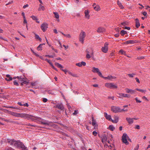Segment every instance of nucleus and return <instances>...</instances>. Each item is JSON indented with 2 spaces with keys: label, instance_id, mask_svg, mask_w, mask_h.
Masks as SVG:
<instances>
[{
  "label": "nucleus",
  "instance_id": "nucleus-46",
  "mask_svg": "<svg viewBox=\"0 0 150 150\" xmlns=\"http://www.w3.org/2000/svg\"><path fill=\"white\" fill-rule=\"evenodd\" d=\"M118 4L119 6L122 9L124 8V7L122 5L121 3H118Z\"/></svg>",
  "mask_w": 150,
  "mask_h": 150
},
{
  "label": "nucleus",
  "instance_id": "nucleus-34",
  "mask_svg": "<svg viewBox=\"0 0 150 150\" xmlns=\"http://www.w3.org/2000/svg\"><path fill=\"white\" fill-rule=\"evenodd\" d=\"M35 39H38L40 41H41V39L38 35L36 34H35Z\"/></svg>",
  "mask_w": 150,
  "mask_h": 150
},
{
  "label": "nucleus",
  "instance_id": "nucleus-64",
  "mask_svg": "<svg viewBox=\"0 0 150 150\" xmlns=\"http://www.w3.org/2000/svg\"><path fill=\"white\" fill-rule=\"evenodd\" d=\"M23 24H26L27 23V21L26 19H23Z\"/></svg>",
  "mask_w": 150,
  "mask_h": 150
},
{
  "label": "nucleus",
  "instance_id": "nucleus-40",
  "mask_svg": "<svg viewBox=\"0 0 150 150\" xmlns=\"http://www.w3.org/2000/svg\"><path fill=\"white\" fill-rule=\"evenodd\" d=\"M144 58V57L143 56H139L138 57L137 59L139 60H141V59H142Z\"/></svg>",
  "mask_w": 150,
  "mask_h": 150
},
{
  "label": "nucleus",
  "instance_id": "nucleus-20",
  "mask_svg": "<svg viewBox=\"0 0 150 150\" xmlns=\"http://www.w3.org/2000/svg\"><path fill=\"white\" fill-rule=\"evenodd\" d=\"M53 14H54L55 17L57 19V21L59 22V15L57 12H53Z\"/></svg>",
  "mask_w": 150,
  "mask_h": 150
},
{
  "label": "nucleus",
  "instance_id": "nucleus-42",
  "mask_svg": "<svg viewBox=\"0 0 150 150\" xmlns=\"http://www.w3.org/2000/svg\"><path fill=\"white\" fill-rule=\"evenodd\" d=\"M135 74H128L127 75L129 76L130 77H134V75H135Z\"/></svg>",
  "mask_w": 150,
  "mask_h": 150
},
{
  "label": "nucleus",
  "instance_id": "nucleus-5",
  "mask_svg": "<svg viewBox=\"0 0 150 150\" xmlns=\"http://www.w3.org/2000/svg\"><path fill=\"white\" fill-rule=\"evenodd\" d=\"M105 86L108 88H117V86L112 83H106L105 84Z\"/></svg>",
  "mask_w": 150,
  "mask_h": 150
},
{
  "label": "nucleus",
  "instance_id": "nucleus-63",
  "mask_svg": "<svg viewBox=\"0 0 150 150\" xmlns=\"http://www.w3.org/2000/svg\"><path fill=\"white\" fill-rule=\"evenodd\" d=\"M135 79L136 80L137 82L139 83H140V81L139 79L137 77L135 78Z\"/></svg>",
  "mask_w": 150,
  "mask_h": 150
},
{
  "label": "nucleus",
  "instance_id": "nucleus-53",
  "mask_svg": "<svg viewBox=\"0 0 150 150\" xmlns=\"http://www.w3.org/2000/svg\"><path fill=\"white\" fill-rule=\"evenodd\" d=\"M136 101L137 103H140L141 102V101L139 100L137 98H135Z\"/></svg>",
  "mask_w": 150,
  "mask_h": 150
},
{
  "label": "nucleus",
  "instance_id": "nucleus-31",
  "mask_svg": "<svg viewBox=\"0 0 150 150\" xmlns=\"http://www.w3.org/2000/svg\"><path fill=\"white\" fill-rule=\"evenodd\" d=\"M127 32L126 31L122 30L120 31V34L122 36H123L124 35L126 34Z\"/></svg>",
  "mask_w": 150,
  "mask_h": 150
},
{
  "label": "nucleus",
  "instance_id": "nucleus-59",
  "mask_svg": "<svg viewBox=\"0 0 150 150\" xmlns=\"http://www.w3.org/2000/svg\"><path fill=\"white\" fill-rule=\"evenodd\" d=\"M125 29H127L128 30H129L130 29V28L129 27H127V26H125Z\"/></svg>",
  "mask_w": 150,
  "mask_h": 150
},
{
  "label": "nucleus",
  "instance_id": "nucleus-21",
  "mask_svg": "<svg viewBox=\"0 0 150 150\" xmlns=\"http://www.w3.org/2000/svg\"><path fill=\"white\" fill-rule=\"evenodd\" d=\"M92 120V125L93 126H94L96 125V120H95L94 119V117L93 115H92L91 117Z\"/></svg>",
  "mask_w": 150,
  "mask_h": 150
},
{
  "label": "nucleus",
  "instance_id": "nucleus-8",
  "mask_svg": "<svg viewBox=\"0 0 150 150\" xmlns=\"http://www.w3.org/2000/svg\"><path fill=\"white\" fill-rule=\"evenodd\" d=\"M108 44L106 42L104 44V46L102 47L101 49L102 52L105 53H106L108 51Z\"/></svg>",
  "mask_w": 150,
  "mask_h": 150
},
{
  "label": "nucleus",
  "instance_id": "nucleus-41",
  "mask_svg": "<svg viewBox=\"0 0 150 150\" xmlns=\"http://www.w3.org/2000/svg\"><path fill=\"white\" fill-rule=\"evenodd\" d=\"M69 74H70L71 75L75 77H77V75H76V74H73V73H71V72H69Z\"/></svg>",
  "mask_w": 150,
  "mask_h": 150
},
{
  "label": "nucleus",
  "instance_id": "nucleus-15",
  "mask_svg": "<svg viewBox=\"0 0 150 150\" xmlns=\"http://www.w3.org/2000/svg\"><path fill=\"white\" fill-rule=\"evenodd\" d=\"M41 124L44 125H50V122H49L48 121H47L45 120H43L40 122Z\"/></svg>",
  "mask_w": 150,
  "mask_h": 150
},
{
  "label": "nucleus",
  "instance_id": "nucleus-18",
  "mask_svg": "<svg viewBox=\"0 0 150 150\" xmlns=\"http://www.w3.org/2000/svg\"><path fill=\"white\" fill-rule=\"evenodd\" d=\"M6 78H5V79L7 81H10L12 80L13 78L11 77L10 75L9 74H7L6 75Z\"/></svg>",
  "mask_w": 150,
  "mask_h": 150
},
{
  "label": "nucleus",
  "instance_id": "nucleus-47",
  "mask_svg": "<svg viewBox=\"0 0 150 150\" xmlns=\"http://www.w3.org/2000/svg\"><path fill=\"white\" fill-rule=\"evenodd\" d=\"M0 119L2 120H3L4 121H5L6 122H10V121H9L8 120H7V119H5L4 118H1V117H0Z\"/></svg>",
  "mask_w": 150,
  "mask_h": 150
},
{
  "label": "nucleus",
  "instance_id": "nucleus-62",
  "mask_svg": "<svg viewBox=\"0 0 150 150\" xmlns=\"http://www.w3.org/2000/svg\"><path fill=\"white\" fill-rule=\"evenodd\" d=\"M126 25V23L125 22H123L121 24V27H122V26H125Z\"/></svg>",
  "mask_w": 150,
  "mask_h": 150
},
{
  "label": "nucleus",
  "instance_id": "nucleus-6",
  "mask_svg": "<svg viewBox=\"0 0 150 150\" xmlns=\"http://www.w3.org/2000/svg\"><path fill=\"white\" fill-rule=\"evenodd\" d=\"M111 110L114 113H118L120 112V108L118 107L112 106L111 107Z\"/></svg>",
  "mask_w": 150,
  "mask_h": 150
},
{
  "label": "nucleus",
  "instance_id": "nucleus-22",
  "mask_svg": "<svg viewBox=\"0 0 150 150\" xmlns=\"http://www.w3.org/2000/svg\"><path fill=\"white\" fill-rule=\"evenodd\" d=\"M19 113L14 112H12L11 113V115H12L17 117H19Z\"/></svg>",
  "mask_w": 150,
  "mask_h": 150
},
{
  "label": "nucleus",
  "instance_id": "nucleus-25",
  "mask_svg": "<svg viewBox=\"0 0 150 150\" xmlns=\"http://www.w3.org/2000/svg\"><path fill=\"white\" fill-rule=\"evenodd\" d=\"M55 64L56 66L58 68L60 69H62L63 68V67L61 64H59L58 63L55 62Z\"/></svg>",
  "mask_w": 150,
  "mask_h": 150
},
{
  "label": "nucleus",
  "instance_id": "nucleus-45",
  "mask_svg": "<svg viewBox=\"0 0 150 150\" xmlns=\"http://www.w3.org/2000/svg\"><path fill=\"white\" fill-rule=\"evenodd\" d=\"M13 83H14V84L15 85H16V86H19V84L15 80V81H14L13 82Z\"/></svg>",
  "mask_w": 150,
  "mask_h": 150
},
{
  "label": "nucleus",
  "instance_id": "nucleus-7",
  "mask_svg": "<svg viewBox=\"0 0 150 150\" xmlns=\"http://www.w3.org/2000/svg\"><path fill=\"white\" fill-rule=\"evenodd\" d=\"M92 71L93 73H97L98 74V75L101 77H103V75L101 73V72L99 71V69L98 68H96L95 67H93L92 68Z\"/></svg>",
  "mask_w": 150,
  "mask_h": 150
},
{
  "label": "nucleus",
  "instance_id": "nucleus-54",
  "mask_svg": "<svg viewBox=\"0 0 150 150\" xmlns=\"http://www.w3.org/2000/svg\"><path fill=\"white\" fill-rule=\"evenodd\" d=\"M135 129H140V126L139 125H136L135 127Z\"/></svg>",
  "mask_w": 150,
  "mask_h": 150
},
{
  "label": "nucleus",
  "instance_id": "nucleus-3",
  "mask_svg": "<svg viewBox=\"0 0 150 150\" xmlns=\"http://www.w3.org/2000/svg\"><path fill=\"white\" fill-rule=\"evenodd\" d=\"M127 140L131 142V140L129 138L127 134L126 133H124L122 136V140L123 142L127 145L129 144V142H127Z\"/></svg>",
  "mask_w": 150,
  "mask_h": 150
},
{
  "label": "nucleus",
  "instance_id": "nucleus-4",
  "mask_svg": "<svg viewBox=\"0 0 150 150\" xmlns=\"http://www.w3.org/2000/svg\"><path fill=\"white\" fill-rule=\"evenodd\" d=\"M86 36V33L83 30H81L79 34V40L82 44H83L85 38Z\"/></svg>",
  "mask_w": 150,
  "mask_h": 150
},
{
  "label": "nucleus",
  "instance_id": "nucleus-55",
  "mask_svg": "<svg viewBox=\"0 0 150 150\" xmlns=\"http://www.w3.org/2000/svg\"><path fill=\"white\" fill-rule=\"evenodd\" d=\"M17 78H18V79H19V80L22 81V79L23 77H21H21L18 76L17 77Z\"/></svg>",
  "mask_w": 150,
  "mask_h": 150
},
{
  "label": "nucleus",
  "instance_id": "nucleus-37",
  "mask_svg": "<svg viewBox=\"0 0 150 150\" xmlns=\"http://www.w3.org/2000/svg\"><path fill=\"white\" fill-rule=\"evenodd\" d=\"M108 79L109 80H112V79H115L116 78V77L115 76H108Z\"/></svg>",
  "mask_w": 150,
  "mask_h": 150
},
{
  "label": "nucleus",
  "instance_id": "nucleus-1",
  "mask_svg": "<svg viewBox=\"0 0 150 150\" xmlns=\"http://www.w3.org/2000/svg\"><path fill=\"white\" fill-rule=\"evenodd\" d=\"M8 142L11 145H13L14 146L17 148H20L23 149L25 146L20 141H16L14 139L8 140Z\"/></svg>",
  "mask_w": 150,
  "mask_h": 150
},
{
  "label": "nucleus",
  "instance_id": "nucleus-48",
  "mask_svg": "<svg viewBox=\"0 0 150 150\" xmlns=\"http://www.w3.org/2000/svg\"><path fill=\"white\" fill-rule=\"evenodd\" d=\"M45 57H48L49 58H52L54 57L52 55H45Z\"/></svg>",
  "mask_w": 150,
  "mask_h": 150
},
{
  "label": "nucleus",
  "instance_id": "nucleus-13",
  "mask_svg": "<svg viewBox=\"0 0 150 150\" xmlns=\"http://www.w3.org/2000/svg\"><path fill=\"white\" fill-rule=\"evenodd\" d=\"M86 63L85 62H81L77 63L76 64V65L79 67H81L82 65L85 66L86 65Z\"/></svg>",
  "mask_w": 150,
  "mask_h": 150
},
{
  "label": "nucleus",
  "instance_id": "nucleus-14",
  "mask_svg": "<svg viewBox=\"0 0 150 150\" xmlns=\"http://www.w3.org/2000/svg\"><path fill=\"white\" fill-rule=\"evenodd\" d=\"M126 120L128 122L129 124H132L134 122V119L129 117H127Z\"/></svg>",
  "mask_w": 150,
  "mask_h": 150
},
{
  "label": "nucleus",
  "instance_id": "nucleus-52",
  "mask_svg": "<svg viewBox=\"0 0 150 150\" xmlns=\"http://www.w3.org/2000/svg\"><path fill=\"white\" fill-rule=\"evenodd\" d=\"M48 100L47 99L45 98H43L42 101L44 103L46 102Z\"/></svg>",
  "mask_w": 150,
  "mask_h": 150
},
{
  "label": "nucleus",
  "instance_id": "nucleus-49",
  "mask_svg": "<svg viewBox=\"0 0 150 150\" xmlns=\"http://www.w3.org/2000/svg\"><path fill=\"white\" fill-rule=\"evenodd\" d=\"M78 111L75 110L74 111V112H73V113L72 114L73 115H77L78 114Z\"/></svg>",
  "mask_w": 150,
  "mask_h": 150
},
{
  "label": "nucleus",
  "instance_id": "nucleus-28",
  "mask_svg": "<svg viewBox=\"0 0 150 150\" xmlns=\"http://www.w3.org/2000/svg\"><path fill=\"white\" fill-rule=\"evenodd\" d=\"M93 8L94 10L96 11H98L100 10V6L98 5H96L95 7H94Z\"/></svg>",
  "mask_w": 150,
  "mask_h": 150
},
{
  "label": "nucleus",
  "instance_id": "nucleus-43",
  "mask_svg": "<svg viewBox=\"0 0 150 150\" xmlns=\"http://www.w3.org/2000/svg\"><path fill=\"white\" fill-rule=\"evenodd\" d=\"M47 92L49 94H54V92L52 90L48 91Z\"/></svg>",
  "mask_w": 150,
  "mask_h": 150
},
{
  "label": "nucleus",
  "instance_id": "nucleus-27",
  "mask_svg": "<svg viewBox=\"0 0 150 150\" xmlns=\"http://www.w3.org/2000/svg\"><path fill=\"white\" fill-rule=\"evenodd\" d=\"M84 13L86 17L88 19L89 18L90 16L89 14V13L88 11L87 10H85Z\"/></svg>",
  "mask_w": 150,
  "mask_h": 150
},
{
  "label": "nucleus",
  "instance_id": "nucleus-11",
  "mask_svg": "<svg viewBox=\"0 0 150 150\" xmlns=\"http://www.w3.org/2000/svg\"><path fill=\"white\" fill-rule=\"evenodd\" d=\"M105 29L104 28L101 27H99L98 28L97 31V32L99 33H103L105 32Z\"/></svg>",
  "mask_w": 150,
  "mask_h": 150
},
{
  "label": "nucleus",
  "instance_id": "nucleus-19",
  "mask_svg": "<svg viewBox=\"0 0 150 150\" xmlns=\"http://www.w3.org/2000/svg\"><path fill=\"white\" fill-rule=\"evenodd\" d=\"M118 121V117L117 116H114V120H112V122L114 123H116Z\"/></svg>",
  "mask_w": 150,
  "mask_h": 150
},
{
  "label": "nucleus",
  "instance_id": "nucleus-44",
  "mask_svg": "<svg viewBox=\"0 0 150 150\" xmlns=\"http://www.w3.org/2000/svg\"><path fill=\"white\" fill-rule=\"evenodd\" d=\"M107 140V138L105 137L104 136L102 139V142L103 143L104 141H106Z\"/></svg>",
  "mask_w": 150,
  "mask_h": 150
},
{
  "label": "nucleus",
  "instance_id": "nucleus-32",
  "mask_svg": "<svg viewBox=\"0 0 150 150\" xmlns=\"http://www.w3.org/2000/svg\"><path fill=\"white\" fill-rule=\"evenodd\" d=\"M28 80H26V81H23L21 83V86H23V84H27L28 83Z\"/></svg>",
  "mask_w": 150,
  "mask_h": 150
},
{
  "label": "nucleus",
  "instance_id": "nucleus-26",
  "mask_svg": "<svg viewBox=\"0 0 150 150\" xmlns=\"http://www.w3.org/2000/svg\"><path fill=\"white\" fill-rule=\"evenodd\" d=\"M45 9L44 7L43 6H42L41 4H39V7L38 8V10L39 11H40L41 10L44 11Z\"/></svg>",
  "mask_w": 150,
  "mask_h": 150
},
{
  "label": "nucleus",
  "instance_id": "nucleus-16",
  "mask_svg": "<svg viewBox=\"0 0 150 150\" xmlns=\"http://www.w3.org/2000/svg\"><path fill=\"white\" fill-rule=\"evenodd\" d=\"M125 90H126V92L128 93H130L132 94H133L135 93V91L134 90L128 88H126Z\"/></svg>",
  "mask_w": 150,
  "mask_h": 150
},
{
  "label": "nucleus",
  "instance_id": "nucleus-50",
  "mask_svg": "<svg viewBox=\"0 0 150 150\" xmlns=\"http://www.w3.org/2000/svg\"><path fill=\"white\" fill-rule=\"evenodd\" d=\"M120 112H124V111H127L128 110L127 109H121L120 108Z\"/></svg>",
  "mask_w": 150,
  "mask_h": 150
},
{
  "label": "nucleus",
  "instance_id": "nucleus-36",
  "mask_svg": "<svg viewBox=\"0 0 150 150\" xmlns=\"http://www.w3.org/2000/svg\"><path fill=\"white\" fill-rule=\"evenodd\" d=\"M136 90L142 93H145L146 92V90L141 89L138 88H136Z\"/></svg>",
  "mask_w": 150,
  "mask_h": 150
},
{
  "label": "nucleus",
  "instance_id": "nucleus-38",
  "mask_svg": "<svg viewBox=\"0 0 150 150\" xmlns=\"http://www.w3.org/2000/svg\"><path fill=\"white\" fill-rule=\"evenodd\" d=\"M30 17L31 18L33 19L34 20H38L37 17L35 16H30Z\"/></svg>",
  "mask_w": 150,
  "mask_h": 150
},
{
  "label": "nucleus",
  "instance_id": "nucleus-24",
  "mask_svg": "<svg viewBox=\"0 0 150 150\" xmlns=\"http://www.w3.org/2000/svg\"><path fill=\"white\" fill-rule=\"evenodd\" d=\"M45 45V43L40 44L37 47V50H42V45Z\"/></svg>",
  "mask_w": 150,
  "mask_h": 150
},
{
  "label": "nucleus",
  "instance_id": "nucleus-56",
  "mask_svg": "<svg viewBox=\"0 0 150 150\" xmlns=\"http://www.w3.org/2000/svg\"><path fill=\"white\" fill-rule=\"evenodd\" d=\"M22 15L23 16V19H26L25 17V14L24 12H22Z\"/></svg>",
  "mask_w": 150,
  "mask_h": 150
},
{
  "label": "nucleus",
  "instance_id": "nucleus-29",
  "mask_svg": "<svg viewBox=\"0 0 150 150\" xmlns=\"http://www.w3.org/2000/svg\"><path fill=\"white\" fill-rule=\"evenodd\" d=\"M134 41L133 40H130L127 41L125 42V43L127 44H134Z\"/></svg>",
  "mask_w": 150,
  "mask_h": 150
},
{
  "label": "nucleus",
  "instance_id": "nucleus-57",
  "mask_svg": "<svg viewBox=\"0 0 150 150\" xmlns=\"http://www.w3.org/2000/svg\"><path fill=\"white\" fill-rule=\"evenodd\" d=\"M23 106H26L27 107H28L29 106V105L27 103H25V104H23Z\"/></svg>",
  "mask_w": 150,
  "mask_h": 150
},
{
  "label": "nucleus",
  "instance_id": "nucleus-10",
  "mask_svg": "<svg viewBox=\"0 0 150 150\" xmlns=\"http://www.w3.org/2000/svg\"><path fill=\"white\" fill-rule=\"evenodd\" d=\"M118 96H117L119 98H121L122 97H124L129 98L130 97V95L127 94H124L123 93H119Z\"/></svg>",
  "mask_w": 150,
  "mask_h": 150
},
{
  "label": "nucleus",
  "instance_id": "nucleus-39",
  "mask_svg": "<svg viewBox=\"0 0 150 150\" xmlns=\"http://www.w3.org/2000/svg\"><path fill=\"white\" fill-rule=\"evenodd\" d=\"M6 150H15L13 149L11 147H6L5 148Z\"/></svg>",
  "mask_w": 150,
  "mask_h": 150
},
{
  "label": "nucleus",
  "instance_id": "nucleus-51",
  "mask_svg": "<svg viewBox=\"0 0 150 150\" xmlns=\"http://www.w3.org/2000/svg\"><path fill=\"white\" fill-rule=\"evenodd\" d=\"M92 134L94 136H96L97 134V133L96 131H94L93 132Z\"/></svg>",
  "mask_w": 150,
  "mask_h": 150
},
{
  "label": "nucleus",
  "instance_id": "nucleus-23",
  "mask_svg": "<svg viewBox=\"0 0 150 150\" xmlns=\"http://www.w3.org/2000/svg\"><path fill=\"white\" fill-rule=\"evenodd\" d=\"M136 21V26L137 28H138L140 25V24L139 23V20L137 18H136L135 19Z\"/></svg>",
  "mask_w": 150,
  "mask_h": 150
},
{
  "label": "nucleus",
  "instance_id": "nucleus-61",
  "mask_svg": "<svg viewBox=\"0 0 150 150\" xmlns=\"http://www.w3.org/2000/svg\"><path fill=\"white\" fill-rule=\"evenodd\" d=\"M28 6H29V5H28V4H26V5H24L23 6V8H25L26 7H28Z\"/></svg>",
  "mask_w": 150,
  "mask_h": 150
},
{
  "label": "nucleus",
  "instance_id": "nucleus-58",
  "mask_svg": "<svg viewBox=\"0 0 150 150\" xmlns=\"http://www.w3.org/2000/svg\"><path fill=\"white\" fill-rule=\"evenodd\" d=\"M45 60L49 64L51 62L50 61V60L48 59H45Z\"/></svg>",
  "mask_w": 150,
  "mask_h": 150
},
{
  "label": "nucleus",
  "instance_id": "nucleus-35",
  "mask_svg": "<svg viewBox=\"0 0 150 150\" xmlns=\"http://www.w3.org/2000/svg\"><path fill=\"white\" fill-rule=\"evenodd\" d=\"M119 52L120 53H121L122 54H124L125 55H126V52L122 50H120Z\"/></svg>",
  "mask_w": 150,
  "mask_h": 150
},
{
  "label": "nucleus",
  "instance_id": "nucleus-2",
  "mask_svg": "<svg viewBox=\"0 0 150 150\" xmlns=\"http://www.w3.org/2000/svg\"><path fill=\"white\" fill-rule=\"evenodd\" d=\"M34 117L31 115L26 113H20L19 117L23 118L25 119L27 118L28 120L31 119L33 120L34 119L33 118Z\"/></svg>",
  "mask_w": 150,
  "mask_h": 150
},
{
  "label": "nucleus",
  "instance_id": "nucleus-17",
  "mask_svg": "<svg viewBox=\"0 0 150 150\" xmlns=\"http://www.w3.org/2000/svg\"><path fill=\"white\" fill-rule=\"evenodd\" d=\"M56 108L61 110H62L64 109V107L62 104L61 103H58L56 105Z\"/></svg>",
  "mask_w": 150,
  "mask_h": 150
},
{
  "label": "nucleus",
  "instance_id": "nucleus-33",
  "mask_svg": "<svg viewBox=\"0 0 150 150\" xmlns=\"http://www.w3.org/2000/svg\"><path fill=\"white\" fill-rule=\"evenodd\" d=\"M87 54L86 55V57L89 59L91 57V55L89 54V52L88 51H87Z\"/></svg>",
  "mask_w": 150,
  "mask_h": 150
},
{
  "label": "nucleus",
  "instance_id": "nucleus-9",
  "mask_svg": "<svg viewBox=\"0 0 150 150\" xmlns=\"http://www.w3.org/2000/svg\"><path fill=\"white\" fill-rule=\"evenodd\" d=\"M48 24L46 23H43L41 26V28L43 32H45L48 28Z\"/></svg>",
  "mask_w": 150,
  "mask_h": 150
},
{
  "label": "nucleus",
  "instance_id": "nucleus-12",
  "mask_svg": "<svg viewBox=\"0 0 150 150\" xmlns=\"http://www.w3.org/2000/svg\"><path fill=\"white\" fill-rule=\"evenodd\" d=\"M104 115L107 120L112 122V119L111 118V116L110 115H108L106 112H105L104 113Z\"/></svg>",
  "mask_w": 150,
  "mask_h": 150
},
{
  "label": "nucleus",
  "instance_id": "nucleus-60",
  "mask_svg": "<svg viewBox=\"0 0 150 150\" xmlns=\"http://www.w3.org/2000/svg\"><path fill=\"white\" fill-rule=\"evenodd\" d=\"M139 147V145L138 144L136 146L135 148L134 149L135 150H138Z\"/></svg>",
  "mask_w": 150,
  "mask_h": 150
},
{
  "label": "nucleus",
  "instance_id": "nucleus-30",
  "mask_svg": "<svg viewBox=\"0 0 150 150\" xmlns=\"http://www.w3.org/2000/svg\"><path fill=\"white\" fill-rule=\"evenodd\" d=\"M108 129L111 131H113L115 129V127L112 125H110L109 126Z\"/></svg>",
  "mask_w": 150,
  "mask_h": 150
}]
</instances>
